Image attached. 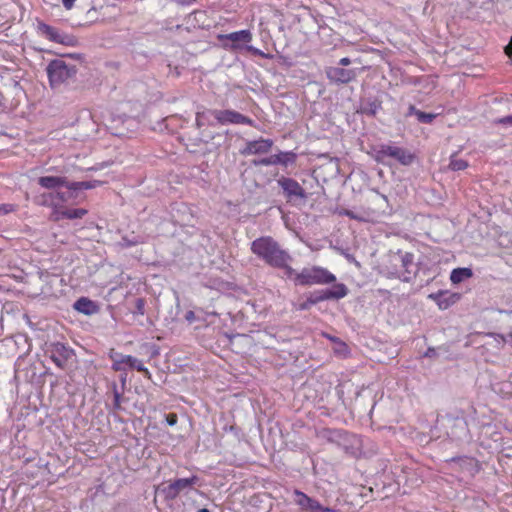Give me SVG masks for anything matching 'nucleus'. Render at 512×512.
<instances>
[{"label": "nucleus", "instance_id": "nucleus-1", "mask_svg": "<svg viewBox=\"0 0 512 512\" xmlns=\"http://www.w3.org/2000/svg\"><path fill=\"white\" fill-rule=\"evenodd\" d=\"M251 251L272 267L285 266L292 258L287 251L270 236H262L251 243Z\"/></svg>", "mask_w": 512, "mask_h": 512}, {"label": "nucleus", "instance_id": "nucleus-2", "mask_svg": "<svg viewBox=\"0 0 512 512\" xmlns=\"http://www.w3.org/2000/svg\"><path fill=\"white\" fill-rule=\"evenodd\" d=\"M391 265L383 267V273L388 278H398L403 282H410L417 273V265L414 263V255L410 252L398 251L389 256Z\"/></svg>", "mask_w": 512, "mask_h": 512}, {"label": "nucleus", "instance_id": "nucleus-3", "mask_svg": "<svg viewBox=\"0 0 512 512\" xmlns=\"http://www.w3.org/2000/svg\"><path fill=\"white\" fill-rule=\"evenodd\" d=\"M38 184L45 189L53 191L62 187L72 191H79L96 188L100 186L102 182L99 180L69 182L65 177L42 176L38 179Z\"/></svg>", "mask_w": 512, "mask_h": 512}, {"label": "nucleus", "instance_id": "nucleus-4", "mask_svg": "<svg viewBox=\"0 0 512 512\" xmlns=\"http://www.w3.org/2000/svg\"><path fill=\"white\" fill-rule=\"evenodd\" d=\"M335 281L336 276L326 268L320 266L303 268L300 273L296 274L295 278L296 284L302 286L325 285Z\"/></svg>", "mask_w": 512, "mask_h": 512}, {"label": "nucleus", "instance_id": "nucleus-5", "mask_svg": "<svg viewBox=\"0 0 512 512\" xmlns=\"http://www.w3.org/2000/svg\"><path fill=\"white\" fill-rule=\"evenodd\" d=\"M46 71L50 85L53 88L66 83L69 79L73 78L77 73L76 66L69 65L62 59H55L51 61L48 64Z\"/></svg>", "mask_w": 512, "mask_h": 512}, {"label": "nucleus", "instance_id": "nucleus-6", "mask_svg": "<svg viewBox=\"0 0 512 512\" xmlns=\"http://www.w3.org/2000/svg\"><path fill=\"white\" fill-rule=\"evenodd\" d=\"M348 288L343 283H337L332 288L326 290H320L312 293L307 300L300 303L298 310L304 311L311 308V306L325 300L335 299L339 300L347 296Z\"/></svg>", "mask_w": 512, "mask_h": 512}, {"label": "nucleus", "instance_id": "nucleus-7", "mask_svg": "<svg viewBox=\"0 0 512 512\" xmlns=\"http://www.w3.org/2000/svg\"><path fill=\"white\" fill-rule=\"evenodd\" d=\"M452 440H461L468 435V425L464 417L446 415L438 419Z\"/></svg>", "mask_w": 512, "mask_h": 512}, {"label": "nucleus", "instance_id": "nucleus-8", "mask_svg": "<svg viewBox=\"0 0 512 512\" xmlns=\"http://www.w3.org/2000/svg\"><path fill=\"white\" fill-rule=\"evenodd\" d=\"M110 358L113 361L112 369L114 371H123L125 370L124 365H127L129 368L136 369L138 372L143 373L146 378H151L149 370L143 365L142 361L136 357L114 352L110 354Z\"/></svg>", "mask_w": 512, "mask_h": 512}, {"label": "nucleus", "instance_id": "nucleus-9", "mask_svg": "<svg viewBox=\"0 0 512 512\" xmlns=\"http://www.w3.org/2000/svg\"><path fill=\"white\" fill-rule=\"evenodd\" d=\"M199 482V478L193 475L189 478H179L170 482L166 487L162 489L165 498L175 499L182 492L192 490L195 485Z\"/></svg>", "mask_w": 512, "mask_h": 512}, {"label": "nucleus", "instance_id": "nucleus-10", "mask_svg": "<svg viewBox=\"0 0 512 512\" xmlns=\"http://www.w3.org/2000/svg\"><path fill=\"white\" fill-rule=\"evenodd\" d=\"M218 39L222 42L225 49L235 51L242 49V44L250 43L252 40V33L250 30H240L229 34L219 35Z\"/></svg>", "mask_w": 512, "mask_h": 512}, {"label": "nucleus", "instance_id": "nucleus-11", "mask_svg": "<svg viewBox=\"0 0 512 512\" xmlns=\"http://www.w3.org/2000/svg\"><path fill=\"white\" fill-rule=\"evenodd\" d=\"M377 157L378 159L390 157L402 165H410L414 159V155L411 154L408 150L392 145H381L377 151Z\"/></svg>", "mask_w": 512, "mask_h": 512}, {"label": "nucleus", "instance_id": "nucleus-12", "mask_svg": "<svg viewBox=\"0 0 512 512\" xmlns=\"http://www.w3.org/2000/svg\"><path fill=\"white\" fill-rule=\"evenodd\" d=\"M214 120L220 125L227 124H245L252 126L254 121L234 110H214L211 112Z\"/></svg>", "mask_w": 512, "mask_h": 512}, {"label": "nucleus", "instance_id": "nucleus-13", "mask_svg": "<svg viewBox=\"0 0 512 512\" xmlns=\"http://www.w3.org/2000/svg\"><path fill=\"white\" fill-rule=\"evenodd\" d=\"M294 502L305 512H340L339 510L321 505L319 501L309 497L300 490L294 491Z\"/></svg>", "mask_w": 512, "mask_h": 512}, {"label": "nucleus", "instance_id": "nucleus-14", "mask_svg": "<svg viewBox=\"0 0 512 512\" xmlns=\"http://www.w3.org/2000/svg\"><path fill=\"white\" fill-rule=\"evenodd\" d=\"M277 183L289 201L306 198L305 189L295 179L281 177L277 180Z\"/></svg>", "mask_w": 512, "mask_h": 512}, {"label": "nucleus", "instance_id": "nucleus-15", "mask_svg": "<svg viewBox=\"0 0 512 512\" xmlns=\"http://www.w3.org/2000/svg\"><path fill=\"white\" fill-rule=\"evenodd\" d=\"M328 80L335 84H347L353 81L357 73L353 69H345L343 67H329L325 71Z\"/></svg>", "mask_w": 512, "mask_h": 512}, {"label": "nucleus", "instance_id": "nucleus-16", "mask_svg": "<svg viewBox=\"0 0 512 512\" xmlns=\"http://www.w3.org/2000/svg\"><path fill=\"white\" fill-rule=\"evenodd\" d=\"M71 356L72 350L64 344L57 342L51 345L50 358L57 367L64 369Z\"/></svg>", "mask_w": 512, "mask_h": 512}, {"label": "nucleus", "instance_id": "nucleus-17", "mask_svg": "<svg viewBox=\"0 0 512 512\" xmlns=\"http://www.w3.org/2000/svg\"><path fill=\"white\" fill-rule=\"evenodd\" d=\"M273 141L271 139L260 138L258 140L248 141L246 146L241 151L242 155H258L266 154L273 147Z\"/></svg>", "mask_w": 512, "mask_h": 512}, {"label": "nucleus", "instance_id": "nucleus-18", "mask_svg": "<svg viewBox=\"0 0 512 512\" xmlns=\"http://www.w3.org/2000/svg\"><path fill=\"white\" fill-rule=\"evenodd\" d=\"M428 298L433 300L441 310L448 309L460 299V294L452 293L447 290H440L428 295Z\"/></svg>", "mask_w": 512, "mask_h": 512}, {"label": "nucleus", "instance_id": "nucleus-19", "mask_svg": "<svg viewBox=\"0 0 512 512\" xmlns=\"http://www.w3.org/2000/svg\"><path fill=\"white\" fill-rule=\"evenodd\" d=\"M38 29L50 41H53V42L59 43V44H68V42L66 40L68 38V36L60 33V31L58 29H56L48 24H45V23H39Z\"/></svg>", "mask_w": 512, "mask_h": 512}, {"label": "nucleus", "instance_id": "nucleus-20", "mask_svg": "<svg viewBox=\"0 0 512 512\" xmlns=\"http://www.w3.org/2000/svg\"><path fill=\"white\" fill-rule=\"evenodd\" d=\"M381 109L382 101L378 97H368L360 105V112L367 116H375Z\"/></svg>", "mask_w": 512, "mask_h": 512}, {"label": "nucleus", "instance_id": "nucleus-21", "mask_svg": "<svg viewBox=\"0 0 512 512\" xmlns=\"http://www.w3.org/2000/svg\"><path fill=\"white\" fill-rule=\"evenodd\" d=\"M449 462L457 465L461 470L467 471L470 474H474L478 471V462L472 457H453Z\"/></svg>", "mask_w": 512, "mask_h": 512}, {"label": "nucleus", "instance_id": "nucleus-22", "mask_svg": "<svg viewBox=\"0 0 512 512\" xmlns=\"http://www.w3.org/2000/svg\"><path fill=\"white\" fill-rule=\"evenodd\" d=\"M73 308L79 313L85 315H93L98 312V306L96 303L86 297L79 298L73 304Z\"/></svg>", "mask_w": 512, "mask_h": 512}, {"label": "nucleus", "instance_id": "nucleus-23", "mask_svg": "<svg viewBox=\"0 0 512 512\" xmlns=\"http://www.w3.org/2000/svg\"><path fill=\"white\" fill-rule=\"evenodd\" d=\"M53 195V199L55 202V213L57 214V211L63 209V204L68 202L70 199L74 198V193L76 191L68 190L67 191H60L59 189H56L55 191H51Z\"/></svg>", "mask_w": 512, "mask_h": 512}, {"label": "nucleus", "instance_id": "nucleus-24", "mask_svg": "<svg viewBox=\"0 0 512 512\" xmlns=\"http://www.w3.org/2000/svg\"><path fill=\"white\" fill-rule=\"evenodd\" d=\"M473 276V271L470 268H455L452 270L450 274V281L453 284H459L465 279L471 278Z\"/></svg>", "mask_w": 512, "mask_h": 512}, {"label": "nucleus", "instance_id": "nucleus-25", "mask_svg": "<svg viewBox=\"0 0 512 512\" xmlns=\"http://www.w3.org/2000/svg\"><path fill=\"white\" fill-rule=\"evenodd\" d=\"M87 210L83 208H75V209H61L57 211V219L66 218V219H78L82 218L87 214Z\"/></svg>", "mask_w": 512, "mask_h": 512}, {"label": "nucleus", "instance_id": "nucleus-26", "mask_svg": "<svg viewBox=\"0 0 512 512\" xmlns=\"http://www.w3.org/2000/svg\"><path fill=\"white\" fill-rule=\"evenodd\" d=\"M213 110L208 109L204 111H197L196 112V125L198 128L203 127L204 125H215L213 122V114L211 113Z\"/></svg>", "mask_w": 512, "mask_h": 512}, {"label": "nucleus", "instance_id": "nucleus-27", "mask_svg": "<svg viewBox=\"0 0 512 512\" xmlns=\"http://www.w3.org/2000/svg\"><path fill=\"white\" fill-rule=\"evenodd\" d=\"M276 158L277 165L288 167L289 165H293L296 162L297 154L293 151H285L276 154Z\"/></svg>", "mask_w": 512, "mask_h": 512}, {"label": "nucleus", "instance_id": "nucleus-28", "mask_svg": "<svg viewBox=\"0 0 512 512\" xmlns=\"http://www.w3.org/2000/svg\"><path fill=\"white\" fill-rule=\"evenodd\" d=\"M143 242V239L140 236L132 235L129 236H123L119 242V246L122 248H129L132 246H136Z\"/></svg>", "mask_w": 512, "mask_h": 512}, {"label": "nucleus", "instance_id": "nucleus-29", "mask_svg": "<svg viewBox=\"0 0 512 512\" xmlns=\"http://www.w3.org/2000/svg\"><path fill=\"white\" fill-rule=\"evenodd\" d=\"M468 167V162L466 160L457 158L455 155L451 156L449 168L453 171L464 170Z\"/></svg>", "mask_w": 512, "mask_h": 512}, {"label": "nucleus", "instance_id": "nucleus-30", "mask_svg": "<svg viewBox=\"0 0 512 512\" xmlns=\"http://www.w3.org/2000/svg\"><path fill=\"white\" fill-rule=\"evenodd\" d=\"M253 164L255 166H270V165H277V158L276 154L271 155L269 157L261 158L259 160H254Z\"/></svg>", "mask_w": 512, "mask_h": 512}, {"label": "nucleus", "instance_id": "nucleus-31", "mask_svg": "<svg viewBox=\"0 0 512 512\" xmlns=\"http://www.w3.org/2000/svg\"><path fill=\"white\" fill-rule=\"evenodd\" d=\"M38 203L41 204V205H44V206L52 207V208L55 209V202H54V199H53L52 192H48V193L42 194L39 197Z\"/></svg>", "mask_w": 512, "mask_h": 512}, {"label": "nucleus", "instance_id": "nucleus-32", "mask_svg": "<svg viewBox=\"0 0 512 512\" xmlns=\"http://www.w3.org/2000/svg\"><path fill=\"white\" fill-rule=\"evenodd\" d=\"M436 118V114L433 113H426V112H417V120L420 123H426L430 124L433 122V120Z\"/></svg>", "mask_w": 512, "mask_h": 512}, {"label": "nucleus", "instance_id": "nucleus-33", "mask_svg": "<svg viewBox=\"0 0 512 512\" xmlns=\"http://www.w3.org/2000/svg\"><path fill=\"white\" fill-rule=\"evenodd\" d=\"M340 215H345L350 219H354L360 222H365L367 219L362 214L355 213L352 210L344 209L340 212Z\"/></svg>", "mask_w": 512, "mask_h": 512}, {"label": "nucleus", "instance_id": "nucleus-34", "mask_svg": "<svg viewBox=\"0 0 512 512\" xmlns=\"http://www.w3.org/2000/svg\"><path fill=\"white\" fill-rule=\"evenodd\" d=\"M133 313L139 314V315H144V313H145V301H144V299H142V298L136 299L135 310H134Z\"/></svg>", "mask_w": 512, "mask_h": 512}, {"label": "nucleus", "instance_id": "nucleus-35", "mask_svg": "<svg viewBox=\"0 0 512 512\" xmlns=\"http://www.w3.org/2000/svg\"><path fill=\"white\" fill-rule=\"evenodd\" d=\"M245 49L247 51L251 52L254 55H258V56H261V57H264V58H268L267 54H265L264 52H262L261 50H259L258 48L254 47V46L246 45Z\"/></svg>", "mask_w": 512, "mask_h": 512}, {"label": "nucleus", "instance_id": "nucleus-36", "mask_svg": "<svg viewBox=\"0 0 512 512\" xmlns=\"http://www.w3.org/2000/svg\"><path fill=\"white\" fill-rule=\"evenodd\" d=\"M290 262H286V265L285 266H281V267H278L279 269H284L285 270V274L288 276V277H292L293 275L296 276V272L295 270L289 265Z\"/></svg>", "mask_w": 512, "mask_h": 512}, {"label": "nucleus", "instance_id": "nucleus-37", "mask_svg": "<svg viewBox=\"0 0 512 512\" xmlns=\"http://www.w3.org/2000/svg\"><path fill=\"white\" fill-rule=\"evenodd\" d=\"M496 123L506 125V126H512V115L499 118L496 121Z\"/></svg>", "mask_w": 512, "mask_h": 512}, {"label": "nucleus", "instance_id": "nucleus-38", "mask_svg": "<svg viewBox=\"0 0 512 512\" xmlns=\"http://www.w3.org/2000/svg\"><path fill=\"white\" fill-rule=\"evenodd\" d=\"M171 2L177 4L178 6H190L192 5L196 0H170Z\"/></svg>", "mask_w": 512, "mask_h": 512}, {"label": "nucleus", "instance_id": "nucleus-39", "mask_svg": "<svg viewBox=\"0 0 512 512\" xmlns=\"http://www.w3.org/2000/svg\"><path fill=\"white\" fill-rule=\"evenodd\" d=\"M13 210V206L10 204H2L0 205V215L7 214Z\"/></svg>", "mask_w": 512, "mask_h": 512}, {"label": "nucleus", "instance_id": "nucleus-40", "mask_svg": "<svg viewBox=\"0 0 512 512\" xmlns=\"http://www.w3.org/2000/svg\"><path fill=\"white\" fill-rule=\"evenodd\" d=\"M120 399H121L120 393L117 390H115L114 391V408L115 409L120 408Z\"/></svg>", "mask_w": 512, "mask_h": 512}, {"label": "nucleus", "instance_id": "nucleus-41", "mask_svg": "<svg viewBox=\"0 0 512 512\" xmlns=\"http://www.w3.org/2000/svg\"><path fill=\"white\" fill-rule=\"evenodd\" d=\"M327 433L329 434V439L342 436V431L340 430H327Z\"/></svg>", "mask_w": 512, "mask_h": 512}, {"label": "nucleus", "instance_id": "nucleus-42", "mask_svg": "<svg viewBox=\"0 0 512 512\" xmlns=\"http://www.w3.org/2000/svg\"><path fill=\"white\" fill-rule=\"evenodd\" d=\"M75 1L76 0H62V4L67 10H70L74 6Z\"/></svg>", "mask_w": 512, "mask_h": 512}, {"label": "nucleus", "instance_id": "nucleus-43", "mask_svg": "<svg viewBox=\"0 0 512 512\" xmlns=\"http://www.w3.org/2000/svg\"><path fill=\"white\" fill-rule=\"evenodd\" d=\"M425 357H435L436 356V350L434 348H428L427 351L424 353Z\"/></svg>", "mask_w": 512, "mask_h": 512}, {"label": "nucleus", "instance_id": "nucleus-44", "mask_svg": "<svg viewBox=\"0 0 512 512\" xmlns=\"http://www.w3.org/2000/svg\"><path fill=\"white\" fill-rule=\"evenodd\" d=\"M176 422H177V416H176L175 414H171V415H169V416L167 417V423H168L169 425H171V426H172V425L176 424Z\"/></svg>", "mask_w": 512, "mask_h": 512}, {"label": "nucleus", "instance_id": "nucleus-45", "mask_svg": "<svg viewBox=\"0 0 512 512\" xmlns=\"http://www.w3.org/2000/svg\"><path fill=\"white\" fill-rule=\"evenodd\" d=\"M339 64L344 68L345 66H348L351 64V60L348 57H344L339 60Z\"/></svg>", "mask_w": 512, "mask_h": 512}, {"label": "nucleus", "instance_id": "nucleus-46", "mask_svg": "<svg viewBox=\"0 0 512 512\" xmlns=\"http://www.w3.org/2000/svg\"><path fill=\"white\" fill-rule=\"evenodd\" d=\"M417 112H420V110H418L414 105H410L407 115H415L417 117Z\"/></svg>", "mask_w": 512, "mask_h": 512}, {"label": "nucleus", "instance_id": "nucleus-47", "mask_svg": "<svg viewBox=\"0 0 512 512\" xmlns=\"http://www.w3.org/2000/svg\"><path fill=\"white\" fill-rule=\"evenodd\" d=\"M505 53L509 57L512 56V36H511V40H510L509 44L505 47Z\"/></svg>", "mask_w": 512, "mask_h": 512}, {"label": "nucleus", "instance_id": "nucleus-48", "mask_svg": "<svg viewBox=\"0 0 512 512\" xmlns=\"http://www.w3.org/2000/svg\"><path fill=\"white\" fill-rule=\"evenodd\" d=\"M346 349H347V346L344 343H340V347L337 350V352H342V351H345Z\"/></svg>", "mask_w": 512, "mask_h": 512}, {"label": "nucleus", "instance_id": "nucleus-49", "mask_svg": "<svg viewBox=\"0 0 512 512\" xmlns=\"http://www.w3.org/2000/svg\"><path fill=\"white\" fill-rule=\"evenodd\" d=\"M194 318V313L192 311L188 312L187 315H186V319L187 320H191Z\"/></svg>", "mask_w": 512, "mask_h": 512}, {"label": "nucleus", "instance_id": "nucleus-50", "mask_svg": "<svg viewBox=\"0 0 512 512\" xmlns=\"http://www.w3.org/2000/svg\"><path fill=\"white\" fill-rule=\"evenodd\" d=\"M198 512H210V510L207 508H201L198 510Z\"/></svg>", "mask_w": 512, "mask_h": 512}, {"label": "nucleus", "instance_id": "nucleus-51", "mask_svg": "<svg viewBox=\"0 0 512 512\" xmlns=\"http://www.w3.org/2000/svg\"><path fill=\"white\" fill-rule=\"evenodd\" d=\"M384 201H387V197L383 194H379Z\"/></svg>", "mask_w": 512, "mask_h": 512}]
</instances>
